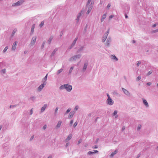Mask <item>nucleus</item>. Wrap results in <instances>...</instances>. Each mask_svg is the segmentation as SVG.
I'll return each mask as SVG.
<instances>
[{"label": "nucleus", "mask_w": 158, "mask_h": 158, "mask_svg": "<svg viewBox=\"0 0 158 158\" xmlns=\"http://www.w3.org/2000/svg\"><path fill=\"white\" fill-rule=\"evenodd\" d=\"M80 18L77 17L76 19V22L77 23H78L79 22Z\"/></svg>", "instance_id": "6e6d98bb"}, {"label": "nucleus", "mask_w": 158, "mask_h": 158, "mask_svg": "<svg viewBox=\"0 0 158 158\" xmlns=\"http://www.w3.org/2000/svg\"><path fill=\"white\" fill-rule=\"evenodd\" d=\"M36 97L34 96H32L30 98V99L32 101L34 102L35 99Z\"/></svg>", "instance_id": "2f4dec72"}, {"label": "nucleus", "mask_w": 158, "mask_h": 158, "mask_svg": "<svg viewBox=\"0 0 158 158\" xmlns=\"http://www.w3.org/2000/svg\"><path fill=\"white\" fill-rule=\"evenodd\" d=\"M36 39V36H34L32 37L30 45H33L35 43V41Z\"/></svg>", "instance_id": "0eeeda50"}, {"label": "nucleus", "mask_w": 158, "mask_h": 158, "mask_svg": "<svg viewBox=\"0 0 158 158\" xmlns=\"http://www.w3.org/2000/svg\"><path fill=\"white\" fill-rule=\"evenodd\" d=\"M152 73V70H150L148 72V73L147 75V76H149Z\"/></svg>", "instance_id": "a19ab883"}, {"label": "nucleus", "mask_w": 158, "mask_h": 158, "mask_svg": "<svg viewBox=\"0 0 158 158\" xmlns=\"http://www.w3.org/2000/svg\"><path fill=\"white\" fill-rule=\"evenodd\" d=\"M77 124H78V123H77V122H75L74 123V124H73V127H74V128L75 127H76L77 126Z\"/></svg>", "instance_id": "a18cd8bd"}, {"label": "nucleus", "mask_w": 158, "mask_h": 158, "mask_svg": "<svg viewBox=\"0 0 158 158\" xmlns=\"http://www.w3.org/2000/svg\"><path fill=\"white\" fill-rule=\"evenodd\" d=\"M114 17V15H110L109 17V20H110L112 18Z\"/></svg>", "instance_id": "37998d69"}, {"label": "nucleus", "mask_w": 158, "mask_h": 158, "mask_svg": "<svg viewBox=\"0 0 158 158\" xmlns=\"http://www.w3.org/2000/svg\"><path fill=\"white\" fill-rule=\"evenodd\" d=\"M81 56V54H78L77 55H75L73 56V57H71L69 60V61H73V60H75L77 59H79Z\"/></svg>", "instance_id": "f03ea898"}, {"label": "nucleus", "mask_w": 158, "mask_h": 158, "mask_svg": "<svg viewBox=\"0 0 158 158\" xmlns=\"http://www.w3.org/2000/svg\"><path fill=\"white\" fill-rule=\"evenodd\" d=\"M113 95L117 96H120L119 94H118L116 91L113 92Z\"/></svg>", "instance_id": "cd10ccee"}, {"label": "nucleus", "mask_w": 158, "mask_h": 158, "mask_svg": "<svg viewBox=\"0 0 158 158\" xmlns=\"http://www.w3.org/2000/svg\"><path fill=\"white\" fill-rule=\"evenodd\" d=\"M107 104L110 105H112L114 103V102L110 98H108L106 101Z\"/></svg>", "instance_id": "39448f33"}, {"label": "nucleus", "mask_w": 158, "mask_h": 158, "mask_svg": "<svg viewBox=\"0 0 158 158\" xmlns=\"http://www.w3.org/2000/svg\"><path fill=\"white\" fill-rule=\"evenodd\" d=\"M35 26V24H33L32 25V26L31 27V33H30L31 35H32L33 33V32H34Z\"/></svg>", "instance_id": "412c9836"}, {"label": "nucleus", "mask_w": 158, "mask_h": 158, "mask_svg": "<svg viewBox=\"0 0 158 158\" xmlns=\"http://www.w3.org/2000/svg\"><path fill=\"white\" fill-rule=\"evenodd\" d=\"M111 41V39L110 37H109L108 38L106 42V43L105 44L106 46L109 47L110 46V43Z\"/></svg>", "instance_id": "6e6552de"}, {"label": "nucleus", "mask_w": 158, "mask_h": 158, "mask_svg": "<svg viewBox=\"0 0 158 158\" xmlns=\"http://www.w3.org/2000/svg\"><path fill=\"white\" fill-rule=\"evenodd\" d=\"M63 69L62 68L60 70H58L56 72V74L57 75L59 74L63 70Z\"/></svg>", "instance_id": "c756f323"}, {"label": "nucleus", "mask_w": 158, "mask_h": 158, "mask_svg": "<svg viewBox=\"0 0 158 158\" xmlns=\"http://www.w3.org/2000/svg\"><path fill=\"white\" fill-rule=\"evenodd\" d=\"M75 112L74 111H72L71 112H70L69 114L68 118H71L73 117L75 114Z\"/></svg>", "instance_id": "dca6fc26"}, {"label": "nucleus", "mask_w": 158, "mask_h": 158, "mask_svg": "<svg viewBox=\"0 0 158 158\" xmlns=\"http://www.w3.org/2000/svg\"><path fill=\"white\" fill-rule=\"evenodd\" d=\"M74 46V45H73V44H72L71 45V46H70L69 47V49H71Z\"/></svg>", "instance_id": "864d4df0"}, {"label": "nucleus", "mask_w": 158, "mask_h": 158, "mask_svg": "<svg viewBox=\"0 0 158 158\" xmlns=\"http://www.w3.org/2000/svg\"><path fill=\"white\" fill-rule=\"evenodd\" d=\"M73 120H71L70 122L69 125L70 126H72L73 124Z\"/></svg>", "instance_id": "8fccbe9b"}, {"label": "nucleus", "mask_w": 158, "mask_h": 158, "mask_svg": "<svg viewBox=\"0 0 158 158\" xmlns=\"http://www.w3.org/2000/svg\"><path fill=\"white\" fill-rule=\"evenodd\" d=\"M77 39H78V37H76L75 38V39H74V41H73V43H72V44H73V45H74V46L75 45V44L76 43V41L77 40Z\"/></svg>", "instance_id": "c85d7f7f"}, {"label": "nucleus", "mask_w": 158, "mask_h": 158, "mask_svg": "<svg viewBox=\"0 0 158 158\" xmlns=\"http://www.w3.org/2000/svg\"><path fill=\"white\" fill-rule=\"evenodd\" d=\"M107 15V14L106 13H105L102 16V19H101V22H102L104 21V20L106 18Z\"/></svg>", "instance_id": "5701e85b"}, {"label": "nucleus", "mask_w": 158, "mask_h": 158, "mask_svg": "<svg viewBox=\"0 0 158 158\" xmlns=\"http://www.w3.org/2000/svg\"><path fill=\"white\" fill-rule=\"evenodd\" d=\"M53 36H51L49 39L47 41V43L49 44H50L51 43L52 40L53 39Z\"/></svg>", "instance_id": "aec40b11"}, {"label": "nucleus", "mask_w": 158, "mask_h": 158, "mask_svg": "<svg viewBox=\"0 0 158 158\" xmlns=\"http://www.w3.org/2000/svg\"><path fill=\"white\" fill-rule=\"evenodd\" d=\"M158 31V29L153 31V32L154 33H156Z\"/></svg>", "instance_id": "774afa93"}, {"label": "nucleus", "mask_w": 158, "mask_h": 158, "mask_svg": "<svg viewBox=\"0 0 158 158\" xmlns=\"http://www.w3.org/2000/svg\"><path fill=\"white\" fill-rule=\"evenodd\" d=\"M142 127V126L141 124H139L137 127V131H139Z\"/></svg>", "instance_id": "c9c22d12"}, {"label": "nucleus", "mask_w": 158, "mask_h": 158, "mask_svg": "<svg viewBox=\"0 0 158 158\" xmlns=\"http://www.w3.org/2000/svg\"><path fill=\"white\" fill-rule=\"evenodd\" d=\"M88 65V61H86L85 62L84 64L83 68V70L85 71L86 70Z\"/></svg>", "instance_id": "9b49d317"}, {"label": "nucleus", "mask_w": 158, "mask_h": 158, "mask_svg": "<svg viewBox=\"0 0 158 158\" xmlns=\"http://www.w3.org/2000/svg\"><path fill=\"white\" fill-rule=\"evenodd\" d=\"M117 113L118 111L117 110H115L113 113V116H115V118H116L118 117V115H117Z\"/></svg>", "instance_id": "393cba45"}, {"label": "nucleus", "mask_w": 158, "mask_h": 158, "mask_svg": "<svg viewBox=\"0 0 158 158\" xmlns=\"http://www.w3.org/2000/svg\"><path fill=\"white\" fill-rule=\"evenodd\" d=\"M8 46H6L4 49V50L3 51V52L4 53L6 52L7 49H8Z\"/></svg>", "instance_id": "ea45409f"}, {"label": "nucleus", "mask_w": 158, "mask_h": 158, "mask_svg": "<svg viewBox=\"0 0 158 158\" xmlns=\"http://www.w3.org/2000/svg\"><path fill=\"white\" fill-rule=\"evenodd\" d=\"M17 29L16 28H15L14 30L13 31L11 35V37H13L15 35V33L17 31Z\"/></svg>", "instance_id": "a878e982"}, {"label": "nucleus", "mask_w": 158, "mask_h": 158, "mask_svg": "<svg viewBox=\"0 0 158 158\" xmlns=\"http://www.w3.org/2000/svg\"><path fill=\"white\" fill-rule=\"evenodd\" d=\"M118 152V150H116L114 152H113L111 155H110V156L113 157L114 155L116 154Z\"/></svg>", "instance_id": "bb28decb"}, {"label": "nucleus", "mask_w": 158, "mask_h": 158, "mask_svg": "<svg viewBox=\"0 0 158 158\" xmlns=\"http://www.w3.org/2000/svg\"><path fill=\"white\" fill-rule=\"evenodd\" d=\"M58 50V48H55L54 50H53V51L52 52V54L50 56V57H52L55 54L56 52Z\"/></svg>", "instance_id": "2eb2a0df"}, {"label": "nucleus", "mask_w": 158, "mask_h": 158, "mask_svg": "<svg viewBox=\"0 0 158 158\" xmlns=\"http://www.w3.org/2000/svg\"><path fill=\"white\" fill-rule=\"evenodd\" d=\"M65 89L68 92H70L72 89V86L70 85L65 84L61 85L60 87V89Z\"/></svg>", "instance_id": "f257e3e1"}, {"label": "nucleus", "mask_w": 158, "mask_h": 158, "mask_svg": "<svg viewBox=\"0 0 158 158\" xmlns=\"http://www.w3.org/2000/svg\"><path fill=\"white\" fill-rule=\"evenodd\" d=\"M110 6H111L110 4V3H109L107 6V8H109Z\"/></svg>", "instance_id": "338daca9"}, {"label": "nucleus", "mask_w": 158, "mask_h": 158, "mask_svg": "<svg viewBox=\"0 0 158 158\" xmlns=\"http://www.w3.org/2000/svg\"><path fill=\"white\" fill-rule=\"evenodd\" d=\"M33 113V108H32L30 111V114L31 115Z\"/></svg>", "instance_id": "bf43d9fd"}, {"label": "nucleus", "mask_w": 158, "mask_h": 158, "mask_svg": "<svg viewBox=\"0 0 158 158\" xmlns=\"http://www.w3.org/2000/svg\"><path fill=\"white\" fill-rule=\"evenodd\" d=\"M47 77H48V74H47L45 76V77L43 79V81H44H44H46L47 80Z\"/></svg>", "instance_id": "f704fd0d"}, {"label": "nucleus", "mask_w": 158, "mask_h": 158, "mask_svg": "<svg viewBox=\"0 0 158 158\" xmlns=\"http://www.w3.org/2000/svg\"><path fill=\"white\" fill-rule=\"evenodd\" d=\"M157 23H156L155 24H154V25H152V27H156V26L157 25Z\"/></svg>", "instance_id": "69168bd1"}, {"label": "nucleus", "mask_w": 158, "mask_h": 158, "mask_svg": "<svg viewBox=\"0 0 158 158\" xmlns=\"http://www.w3.org/2000/svg\"><path fill=\"white\" fill-rule=\"evenodd\" d=\"M109 29H108L107 31L106 32V33H105V34H106L107 35H108V34L109 33Z\"/></svg>", "instance_id": "0e129e2a"}, {"label": "nucleus", "mask_w": 158, "mask_h": 158, "mask_svg": "<svg viewBox=\"0 0 158 158\" xmlns=\"http://www.w3.org/2000/svg\"><path fill=\"white\" fill-rule=\"evenodd\" d=\"M141 79V77L140 76H139L136 79V80L137 81H139Z\"/></svg>", "instance_id": "de8ad7c7"}, {"label": "nucleus", "mask_w": 158, "mask_h": 158, "mask_svg": "<svg viewBox=\"0 0 158 158\" xmlns=\"http://www.w3.org/2000/svg\"><path fill=\"white\" fill-rule=\"evenodd\" d=\"M17 43L18 42L17 41H15L14 42L12 47V50L15 51V50Z\"/></svg>", "instance_id": "9d476101"}, {"label": "nucleus", "mask_w": 158, "mask_h": 158, "mask_svg": "<svg viewBox=\"0 0 158 158\" xmlns=\"http://www.w3.org/2000/svg\"><path fill=\"white\" fill-rule=\"evenodd\" d=\"M58 109V107H57L56 108L55 110V114H56V113Z\"/></svg>", "instance_id": "603ef678"}, {"label": "nucleus", "mask_w": 158, "mask_h": 158, "mask_svg": "<svg viewBox=\"0 0 158 158\" xmlns=\"http://www.w3.org/2000/svg\"><path fill=\"white\" fill-rule=\"evenodd\" d=\"M143 104L146 107H149V105L146 100L144 98H142Z\"/></svg>", "instance_id": "4468645a"}, {"label": "nucleus", "mask_w": 158, "mask_h": 158, "mask_svg": "<svg viewBox=\"0 0 158 158\" xmlns=\"http://www.w3.org/2000/svg\"><path fill=\"white\" fill-rule=\"evenodd\" d=\"M91 1V0H88V2L87 3L86 6H87L89 4Z\"/></svg>", "instance_id": "79ce46f5"}, {"label": "nucleus", "mask_w": 158, "mask_h": 158, "mask_svg": "<svg viewBox=\"0 0 158 158\" xmlns=\"http://www.w3.org/2000/svg\"><path fill=\"white\" fill-rule=\"evenodd\" d=\"M122 89L125 94L128 96L130 95V93L127 90L123 88H122Z\"/></svg>", "instance_id": "1a4fd4ad"}, {"label": "nucleus", "mask_w": 158, "mask_h": 158, "mask_svg": "<svg viewBox=\"0 0 158 158\" xmlns=\"http://www.w3.org/2000/svg\"><path fill=\"white\" fill-rule=\"evenodd\" d=\"M94 114V112H91L89 113V114H88V116H89V117H90L92 115H93Z\"/></svg>", "instance_id": "e433bc0d"}, {"label": "nucleus", "mask_w": 158, "mask_h": 158, "mask_svg": "<svg viewBox=\"0 0 158 158\" xmlns=\"http://www.w3.org/2000/svg\"><path fill=\"white\" fill-rule=\"evenodd\" d=\"M44 21H42L41 23L39 25V26L41 27H43V26L44 25Z\"/></svg>", "instance_id": "473e14b6"}, {"label": "nucleus", "mask_w": 158, "mask_h": 158, "mask_svg": "<svg viewBox=\"0 0 158 158\" xmlns=\"http://www.w3.org/2000/svg\"><path fill=\"white\" fill-rule=\"evenodd\" d=\"M74 67L73 66L71 67L69 70V74H70L71 73L73 69H74Z\"/></svg>", "instance_id": "7c9ffc66"}, {"label": "nucleus", "mask_w": 158, "mask_h": 158, "mask_svg": "<svg viewBox=\"0 0 158 158\" xmlns=\"http://www.w3.org/2000/svg\"><path fill=\"white\" fill-rule=\"evenodd\" d=\"M141 62L140 61H139L138 62V63H137V66H139V64H141Z\"/></svg>", "instance_id": "5fc2aeb1"}, {"label": "nucleus", "mask_w": 158, "mask_h": 158, "mask_svg": "<svg viewBox=\"0 0 158 158\" xmlns=\"http://www.w3.org/2000/svg\"><path fill=\"white\" fill-rule=\"evenodd\" d=\"M47 125H45L43 126V129H44V130L46 128H47Z\"/></svg>", "instance_id": "13d9d810"}, {"label": "nucleus", "mask_w": 158, "mask_h": 158, "mask_svg": "<svg viewBox=\"0 0 158 158\" xmlns=\"http://www.w3.org/2000/svg\"><path fill=\"white\" fill-rule=\"evenodd\" d=\"M107 35L106 34H104L102 38V42H104L107 38Z\"/></svg>", "instance_id": "f8f14e48"}, {"label": "nucleus", "mask_w": 158, "mask_h": 158, "mask_svg": "<svg viewBox=\"0 0 158 158\" xmlns=\"http://www.w3.org/2000/svg\"><path fill=\"white\" fill-rule=\"evenodd\" d=\"M1 72H2L3 74H5L6 73V69H2L1 70Z\"/></svg>", "instance_id": "c03bdc74"}, {"label": "nucleus", "mask_w": 158, "mask_h": 158, "mask_svg": "<svg viewBox=\"0 0 158 158\" xmlns=\"http://www.w3.org/2000/svg\"><path fill=\"white\" fill-rule=\"evenodd\" d=\"M83 12L84 10L83 9H82L79 12V13L78 14L77 17L80 18V17L81 16V15L83 14Z\"/></svg>", "instance_id": "b1692460"}, {"label": "nucleus", "mask_w": 158, "mask_h": 158, "mask_svg": "<svg viewBox=\"0 0 158 158\" xmlns=\"http://www.w3.org/2000/svg\"><path fill=\"white\" fill-rule=\"evenodd\" d=\"M61 123H62L61 121H59L58 122L56 126V128L57 129V128H59L61 124Z\"/></svg>", "instance_id": "4be33fe9"}, {"label": "nucleus", "mask_w": 158, "mask_h": 158, "mask_svg": "<svg viewBox=\"0 0 158 158\" xmlns=\"http://www.w3.org/2000/svg\"><path fill=\"white\" fill-rule=\"evenodd\" d=\"M82 139H80L78 142L77 144L79 145L82 142Z\"/></svg>", "instance_id": "49530a36"}, {"label": "nucleus", "mask_w": 158, "mask_h": 158, "mask_svg": "<svg viewBox=\"0 0 158 158\" xmlns=\"http://www.w3.org/2000/svg\"><path fill=\"white\" fill-rule=\"evenodd\" d=\"M17 106V105H10V108H13V107H16Z\"/></svg>", "instance_id": "3c124183"}, {"label": "nucleus", "mask_w": 158, "mask_h": 158, "mask_svg": "<svg viewBox=\"0 0 158 158\" xmlns=\"http://www.w3.org/2000/svg\"><path fill=\"white\" fill-rule=\"evenodd\" d=\"M45 43H46V41H44L42 44V45H41V48L42 49H43L44 48V46L45 44Z\"/></svg>", "instance_id": "72a5a7b5"}, {"label": "nucleus", "mask_w": 158, "mask_h": 158, "mask_svg": "<svg viewBox=\"0 0 158 158\" xmlns=\"http://www.w3.org/2000/svg\"><path fill=\"white\" fill-rule=\"evenodd\" d=\"M98 148V147L97 145H95L92 147V148H95V149L97 148Z\"/></svg>", "instance_id": "e2e57ef3"}, {"label": "nucleus", "mask_w": 158, "mask_h": 158, "mask_svg": "<svg viewBox=\"0 0 158 158\" xmlns=\"http://www.w3.org/2000/svg\"><path fill=\"white\" fill-rule=\"evenodd\" d=\"M72 134H70L68 135V137L66 138L65 140L66 142H67L69 140L72 138Z\"/></svg>", "instance_id": "6ab92c4d"}, {"label": "nucleus", "mask_w": 158, "mask_h": 158, "mask_svg": "<svg viewBox=\"0 0 158 158\" xmlns=\"http://www.w3.org/2000/svg\"><path fill=\"white\" fill-rule=\"evenodd\" d=\"M47 107V104H45L44 105L43 107H42L41 109V113L43 112L45 110L46 108Z\"/></svg>", "instance_id": "f3484780"}, {"label": "nucleus", "mask_w": 158, "mask_h": 158, "mask_svg": "<svg viewBox=\"0 0 158 158\" xmlns=\"http://www.w3.org/2000/svg\"><path fill=\"white\" fill-rule=\"evenodd\" d=\"M110 57L112 60H114L116 61H117L118 60V59L114 55H112Z\"/></svg>", "instance_id": "a211bd4d"}, {"label": "nucleus", "mask_w": 158, "mask_h": 158, "mask_svg": "<svg viewBox=\"0 0 158 158\" xmlns=\"http://www.w3.org/2000/svg\"><path fill=\"white\" fill-rule=\"evenodd\" d=\"M93 6V4L92 2L89 5L88 7V9L86 12V14L88 15L91 10Z\"/></svg>", "instance_id": "423d86ee"}, {"label": "nucleus", "mask_w": 158, "mask_h": 158, "mask_svg": "<svg viewBox=\"0 0 158 158\" xmlns=\"http://www.w3.org/2000/svg\"><path fill=\"white\" fill-rule=\"evenodd\" d=\"M25 0H20L16 3H14L13 5V6H20L23 4L25 2Z\"/></svg>", "instance_id": "7ed1b4c3"}, {"label": "nucleus", "mask_w": 158, "mask_h": 158, "mask_svg": "<svg viewBox=\"0 0 158 158\" xmlns=\"http://www.w3.org/2000/svg\"><path fill=\"white\" fill-rule=\"evenodd\" d=\"M46 84V81H44L43 84H42L39 86L37 89V90L38 91H41L43 89L45 85Z\"/></svg>", "instance_id": "20e7f679"}, {"label": "nucleus", "mask_w": 158, "mask_h": 158, "mask_svg": "<svg viewBox=\"0 0 158 158\" xmlns=\"http://www.w3.org/2000/svg\"><path fill=\"white\" fill-rule=\"evenodd\" d=\"M84 48V47L83 46L81 47L77 50V53H79L83 51Z\"/></svg>", "instance_id": "ddd939ff"}, {"label": "nucleus", "mask_w": 158, "mask_h": 158, "mask_svg": "<svg viewBox=\"0 0 158 158\" xmlns=\"http://www.w3.org/2000/svg\"><path fill=\"white\" fill-rule=\"evenodd\" d=\"M71 110V109L70 108H69L68 110H66V112L65 113V114H68L69 113V112Z\"/></svg>", "instance_id": "4c0bfd02"}, {"label": "nucleus", "mask_w": 158, "mask_h": 158, "mask_svg": "<svg viewBox=\"0 0 158 158\" xmlns=\"http://www.w3.org/2000/svg\"><path fill=\"white\" fill-rule=\"evenodd\" d=\"M94 154H95V153H98V151L97 150H94Z\"/></svg>", "instance_id": "052dcab7"}, {"label": "nucleus", "mask_w": 158, "mask_h": 158, "mask_svg": "<svg viewBox=\"0 0 158 158\" xmlns=\"http://www.w3.org/2000/svg\"><path fill=\"white\" fill-rule=\"evenodd\" d=\"M152 84L151 82H149L147 83V85L148 86Z\"/></svg>", "instance_id": "680f3d73"}, {"label": "nucleus", "mask_w": 158, "mask_h": 158, "mask_svg": "<svg viewBox=\"0 0 158 158\" xmlns=\"http://www.w3.org/2000/svg\"><path fill=\"white\" fill-rule=\"evenodd\" d=\"M78 108H79L78 106H77L75 107L74 108V110H77L78 109Z\"/></svg>", "instance_id": "4d7b16f0"}, {"label": "nucleus", "mask_w": 158, "mask_h": 158, "mask_svg": "<svg viewBox=\"0 0 158 158\" xmlns=\"http://www.w3.org/2000/svg\"><path fill=\"white\" fill-rule=\"evenodd\" d=\"M64 33V30H62L61 31L60 33V36H62V35H63Z\"/></svg>", "instance_id": "09e8293b"}, {"label": "nucleus", "mask_w": 158, "mask_h": 158, "mask_svg": "<svg viewBox=\"0 0 158 158\" xmlns=\"http://www.w3.org/2000/svg\"><path fill=\"white\" fill-rule=\"evenodd\" d=\"M93 154H94V152L89 151L87 153V154L89 155Z\"/></svg>", "instance_id": "58836bf2"}]
</instances>
